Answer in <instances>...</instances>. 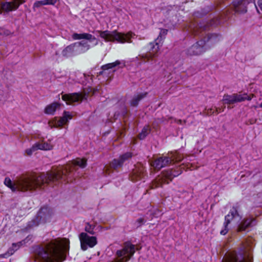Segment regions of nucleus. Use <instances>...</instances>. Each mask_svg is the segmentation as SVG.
Returning a JSON list of instances; mask_svg holds the SVG:
<instances>
[{
  "label": "nucleus",
  "mask_w": 262,
  "mask_h": 262,
  "mask_svg": "<svg viewBox=\"0 0 262 262\" xmlns=\"http://www.w3.org/2000/svg\"><path fill=\"white\" fill-rule=\"evenodd\" d=\"M72 164L69 167L68 169L66 167L62 171H48L39 176H21L17 178L14 183L9 178L6 177L4 180V184L13 192L16 190L32 191L38 188L41 189L46 184L64 179L67 173L72 171L75 166L84 168L86 165V160L85 159L77 158L72 161Z\"/></svg>",
  "instance_id": "1"
},
{
  "label": "nucleus",
  "mask_w": 262,
  "mask_h": 262,
  "mask_svg": "<svg viewBox=\"0 0 262 262\" xmlns=\"http://www.w3.org/2000/svg\"><path fill=\"white\" fill-rule=\"evenodd\" d=\"M69 241L64 244L57 239L51 241L42 246L35 248V258L44 262H56L66 258L64 252L69 250Z\"/></svg>",
  "instance_id": "2"
},
{
  "label": "nucleus",
  "mask_w": 262,
  "mask_h": 262,
  "mask_svg": "<svg viewBox=\"0 0 262 262\" xmlns=\"http://www.w3.org/2000/svg\"><path fill=\"white\" fill-rule=\"evenodd\" d=\"M99 36L103 38L106 41H117L120 43H125L126 42L132 43L131 38H133L135 36V33L132 32H128L127 33H119L117 31H110L108 30L97 31Z\"/></svg>",
  "instance_id": "3"
},
{
  "label": "nucleus",
  "mask_w": 262,
  "mask_h": 262,
  "mask_svg": "<svg viewBox=\"0 0 262 262\" xmlns=\"http://www.w3.org/2000/svg\"><path fill=\"white\" fill-rule=\"evenodd\" d=\"M90 48L91 46L87 41L82 40L67 46L62 50L61 55L63 57L69 58L84 53Z\"/></svg>",
  "instance_id": "4"
},
{
  "label": "nucleus",
  "mask_w": 262,
  "mask_h": 262,
  "mask_svg": "<svg viewBox=\"0 0 262 262\" xmlns=\"http://www.w3.org/2000/svg\"><path fill=\"white\" fill-rule=\"evenodd\" d=\"M168 30L162 29L157 38L154 42L150 43V49L148 53L140 55L141 59H147V61H149L156 56L157 52L159 51L160 47L162 46L163 40L167 35Z\"/></svg>",
  "instance_id": "5"
},
{
  "label": "nucleus",
  "mask_w": 262,
  "mask_h": 262,
  "mask_svg": "<svg viewBox=\"0 0 262 262\" xmlns=\"http://www.w3.org/2000/svg\"><path fill=\"white\" fill-rule=\"evenodd\" d=\"M216 40V35L215 34H208L207 37L204 38V39L199 40L190 47L187 50V54L191 56L200 55L206 50V42L210 41L211 43H214Z\"/></svg>",
  "instance_id": "6"
},
{
  "label": "nucleus",
  "mask_w": 262,
  "mask_h": 262,
  "mask_svg": "<svg viewBox=\"0 0 262 262\" xmlns=\"http://www.w3.org/2000/svg\"><path fill=\"white\" fill-rule=\"evenodd\" d=\"M52 211L47 206L42 207L38 211L36 218L29 222L26 227V230L37 226L40 222L45 223L49 220Z\"/></svg>",
  "instance_id": "7"
},
{
  "label": "nucleus",
  "mask_w": 262,
  "mask_h": 262,
  "mask_svg": "<svg viewBox=\"0 0 262 262\" xmlns=\"http://www.w3.org/2000/svg\"><path fill=\"white\" fill-rule=\"evenodd\" d=\"M135 245L129 242L124 244L123 248L116 252L118 257L115 262H126L130 259L135 252Z\"/></svg>",
  "instance_id": "8"
},
{
  "label": "nucleus",
  "mask_w": 262,
  "mask_h": 262,
  "mask_svg": "<svg viewBox=\"0 0 262 262\" xmlns=\"http://www.w3.org/2000/svg\"><path fill=\"white\" fill-rule=\"evenodd\" d=\"M181 173V171L178 170H166L162 172L155 180L152 184V188L162 187L164 184H168L169 181H171L174 177H177Z\"/></svg>",
  "instance_id": "9"
},
{
  "label": "nucleus",
  "mask_w": 262,
  "mask_h": 262,
  "mask_svg": "<svg viewBox=\"0 0 262 262\" xmlns=\"http://www.w3.org/2000/svg\"><path fill=\"white\" fill-rule=\"evenodd\" d=\"M252 97L247 94H239L234 93L232 95L225 94L224 95L222 101L224 104H227L228 108L230 109V105L234 104L237 102H241L246 100H251Z\"/></svg>",
  "instance_id": "10"
},
{
  "label": "nucleus",
  "mask_w": 262,
  "mask_h": 262,
  "mask_svg": "<svg viewBox=\"0 0 262 262\" xmlns=\"http://www.w3.org/2000/svg\"><path fill=\"white\" fill-rule=\"evenodd\" d=\"M238 207L233 206L230 209L229 213L225 217V222L224 223V229L222 230L220 232L221 234L225 235L227 233L229 229L228 228V225L231 223V221L234 218L238 217L239 220H241L242 216L239 215L238 212Z\"/></svg>",
  "instance_id": "11"
},
{
  "label": "nucleus",
  "mask_w": 262,
  "mask_h": 262,
  "mask_svg": "<svg viewBox=\"0 0 262 262\" xmlns=\"http://www.w3.org/2000/svg\"><path fill=\"white\" fill-rule=\"evenodd\" d=\"M79 239L81 247L83 250H86L88 247L92 248L97 243V238L95 236H90L84 232L80 234Z\"/></svg>",
  "instance_id": "12"
},
{
  "label": "nucleus",
  "mask_w": 262,
  "mask_h": 262,
  "mask_svg": "<svg viewBox=\"0 0 262 262\" xmlns=\"http://www.w3.org/2000/svg\"><path fill=\"white\" fill-rule=\"evenodd\" d=\"M254 3L257 12L259 11L255 3V0H236L233 2V5L236 13H245L247 12V5L250 3Z\"/></svg>",
  "instance_id": "13"
},
{
  "label": "nucleus",
  "mask_w": 262,
  "mask_h": 262,
  "mask_svg": "<svg viewBox=\"0 0 262 262\" xmlns=\"http://www.w3.org/2000/svg\"><path fill=\"white\" fill-rule=\"evenodd\" d=\"M88 95L85 94L83 95L78 93H74L68 94H63L62 95V99L66 101L67 104H71L73 102L82 101L83 100H86Z\"/></svg>",
  "instance_id": "14"
},
{
  "label": "nucleus",
  "mask_w": 262,
  "mask_h": 262,
  "mask_svg": "<svg viewBox=\"0 0 262 262\" xmlns=\"http://www.w3.org/2000/svg\"><path fill=\"white\" fill-rule=\"evenodd\" d=\"M171 163L169 156H161L156 159L152 163V166L158 170L169 165Z\"/></svg>",
  "instance_id": "15"
},
{
  "label": "nucleus",
  "mask_w": 262,
  "mask_h": 262,
  "mask_svg": "<svg viewBox=\"0 0 262 262\" xmlns=\"http://www.w3.org/2000/svg\"><path fill=\"white\" fill-rule=\"evenodd\" d=\"M132 157V153L128 152L120 156L119 159H115L110 164L111 168L117 169L122 166L123 163Z\"/></svg>",
  "instance_id": "16"
},
{
  "label": "nucleus",
  "mask_w": 262,
  "mask_h": 262,
  "mask_svg": "<svg viewBox=\"0 0 262 262\" xmlns=\"http://www.w3.org/2000/svg\"><path fill=\"white\" fill-rule=\"evenodd\" d=\"M25 2V0H13L12 2H5L1 5L3 10L9 12L16 10L19 5Z\"/></svg>",
  "instance_id": "17"
},
{
  "label": "nucleus",
  "mask_w": 262,
  "mask_h": 262,
  "mask_svg": "<svg viewBox=\"0 0 262 262\" xmlns=\"http://www.w3.org/2000/svg\"><path fill=\"white\" fill-rule=\"evenodd\" d=\"M256 220L253 217L244 219L238 225L237 230L238 232L245 231L247 229L256 225Z\"/></svg>",
  "instance_id": "18"
},
{
  "label": "nucleus",
  "mask_w": 262,
  "mask_h": 262,
  "mask_svg": "<svg viewBox=\"0 0 262 262\" xmlns=\"http://www.w3.org/2000/svg\"><path fill=\"white\" fill-rule=\"evenodd\" d=\"M72 118V116L69 112L64 111L62 117L55 122L54 127H61L63 125L67 124L69 120L71 119Z\"/></svg>",
  "instance_id": "19"
},
{
  "label": "nucleus",
  "mask_w": 262,
  "mask_h": 262,
  "mask_svg": "<svg viewBox=\"0 0 262 262\" xmlns=\"http://www.w3.org/2000/svg\"><path fill=\"white\" fill-rule=\"evenodd\" d=\"M144 172V168L142 166H137L133 170L130 177L131 180L133 181H137L138 179H140L143 176Z\"/></svg>",
  "instance_id": "20"
},
{
  "label": "nucleus",
  "mask_w": 262,
  "mask_h": 262,
  "mask_svg": "<svg viewBox=\"0 0 262 262\" xmlns=\"http://www.w3.org/2000/svg\"><path fill=\"white\" fill-rule=\"evenodd\" d=\"M72 37L74 40H80V39H86L89 41H92L96 40V38L95 36L89 33H74L72 34Z\"/></svg>",
  "instance_id": "21"
},
{
  "label": "nucleus",
  "mask_w": 262,
  "mask_h": 262,
  "mask_svg": "<svg viewBox=\"0 0 262 262\" xmlns=\"http://www.w3.org/2000/svg\"><path fill=\"white\" fill-rule=\"evenodd\" d=\"M60 103L53 102L46 107L45 113L47 114L53 115L56 110L60 108Z\"/></svg>",
  "instance_id": "22"
},
{
  "label": "nucleus",
  "mask_w": 262,
  "mask_h": 262,
  "mask_svg": "<svg viewBox=\"0 0 262 262\" xmlns=\"http://www.w3.org/2000/svg\"><path fill=\"white\" fill-rule=\"evenodd\" d=\"M147 95V93H140L135 95L130 101V104L132 106H137L139 102Z\"/></svg>",
  "instance_id": "23"
},
{
  "label": "nucleus",
  "mask_w": 262,
  "mask_h": 262,
  "mask_svg": "<svg viewBox=\"0 0 262 262\" xmlns=\"http://www.w3.org/2000/svg\"><path fill=\"white\" fill-rule=\"evenodd\" d=\"M121 64V62L119 60H116L114 62L110 63L104 64L101 67V69L103 71L100 72L99 74H103L104 71L110 69H113V68L116 67V66H119Z\"/></svg>",
  "instance_id": "24"
},
{
  "label": "nucleus",
  "mask_w": 262,
  "mask_h": 262,
  "mask_svg": "<svg viewBox=\"0 0 262 262\" xmlns=\"http://www.w3.org/2000/svg\"><path fill=\"white\" fill-rule=\"evenodd\" d=\"M18 248H18L17 244L13 243L12 244V247L10 248L6 253L0 255V257L7 258L10 256V255H12L13 253Z\"/></svg>",
  "instance_id": "25"
},
{
  "label": "nucleus",
  "mask_w": 262,
  "mask_h": 262,
  "mask_svg": "<svg viewBox=\"0 0 262 262\" xmlns=\"http://www.w3.org/2000/svg\"><path fill=\"white\" fill-rule=\"evenodd\" d=\"M225 262H250V261L241 255L239 257L231 256Z\"/></svg>",
  "instance_id": "26"
},
{
  "label": "nucleus",
  "mask_w": 262,
  "mask_h": 262,
  "mask_svg": "<svg viewBox=\"0 0 262 262\" xmlns=\"http://www.w3.org/2000/svg\"><path fill=\"white\" fill-rule=\"evenodd\" d=\"M38 149L48 150H51L53 148V145L50 143L48 142H37L36 143Z\"/></svg>",
  "instance_id": "27"
},
{
  "label": "nucleus",
  "mask_w": 262,
  "mask_h": 262,
  "mask_svg": "<svg viewBox=\"0 0 262 262\" xmlns=\"http://www.w3.org/2000/svg\"><path fill=\"white\" fill-rule=\"evenodd\" d=\"M220 20H218L217 19H216V20L213 19V20H210L209 23H207V24L204 25V24H200L199 25V28L201 29H202L203 30H206L208 29L209 26L217 25L218 24H220Z\"/></svg>",
  "instance_id": "28"
},
{
  "label": "nucleus",
  "mask_w": 262,
  "mask_h": 262,
  "mask_svg": "<svg viewBox=\"0 0 262 262\" xmlns=\"http://www.w3.org/2000/svg\"><path fill=\"white\" fill-rule=\"evenodd\" d=\"M150 128L148 126H145L142 129L141 132L139 134L140 139L142 140L144 139L150 133Z\"/></svg>",
  "instance_id": "29"
},
{
  "label": "nucleus",
  "mask_w": 262,
  "mask_h": 262,
  "mask_svg": "<svg viewBox=\"0 0 262 262\" xmlns=\"http://www.w3.org/2000/svg\"><path fill=\"white\" fill-rule=\"evenodd\" d=\"M171 155L169 157L171 159V162L174 161L179 162L181 161L182 159L181 155L177 152L174 154H171Z\"/></svg>",
  "instance_id": "30"
},
{
  "label": "nucleus",
  "mask_w": 262,
  "mask_h": 262,
  "mask_svg": "<svg viewBox=\"0 0 262 262\" xmlns=\"http://www.w3.org/2000/svg\"><path fill=\"white\" fill-rule=\"evenodd\" d=\"M146 222V220L143 218L140 217L134 223L135 226L136 228H139L141 227L142 225H144Z\"/></svg>",
  "instance_id": "31"
},
{
  "label": "nucleus",
  "mask_w": 262,
  "mask_h": 262,
  "mask_svg": "<svg viewBox=\"0 0 262 262\" xmlns=\"http://www.w3.org/2000/svg\"><path fill=\"white\" fill-rule=\"evenodd\" d=\"M37 150L38 149L36 144L35 143L31 148L26 149V152L28 156H31L32 155L33 152Z\"/></svg>",
  "instance_id": "32"
},
{
  "label": "nucleus",
  "mask_w": 262,
  "mask_h": 262,
  "mask_svg": "<svg viewBox=\"0 0 262 262\" xmlns=\"http://www.w3.org/2000/svg\"><path fill=\"white\" fill-rule=\"evenodd\" d=\"M47 4V0L36 1L33 5L34 8H39L42 5H46Z\"/></svg>",
  "instance_id": "33"
},
{
  "label": "nucleus",
  "mask_w": 262,
  "mask_h": 262,
  "mask_svg": "<svg viewBox=\"0 0 262 262\" xmlns=\"http://www.w3.org/2000/svg\"><path fill=\"white\" fill-rule=\"evenodd\" d=\"M93 229L94 228L92 227V226L90 225L89 223H87V225L85 227V231L90 233L91 234L93 235L95 233Z\"/></svg>",
  "instance_id": "34"
},
{
  "label": "nucleus",
  "mask_w": 262,
  "mask_h": 262,
  "mask_svg": "<svg viewBox=\"0 0 262 262\" xmlns=\"http://www.w3.org/2000/svg\"><path fill=\"white\" fill-rule=\"evenodd\" d=\"M167 120V119L164 117H162L161 118H158L155 120V121L154 122V125H155V124L158 125L159 124L163 123Z\"/></svg>",
  "instance_id": "35"
},
{
  "label": "nucleus",
  "mask_w": 262,
  "mask_h": 262,
  "mask_svg": "<svg viewBox=\"0 0 262 262\" xmlns=\"http://www.w3.org/2000/svg\"><path fill=\"white\" fill-rule=\"evenodd\" d=\"M10 34V31L1 28V29L0 30V35H9Z\"/></svg>",
  "instance_id": "36"
},
{
  "label": "nucleus",
  "mask_w": 262,
  "mask_h": 262,
  "mask_svg": "<svg viewBox=\"0 0 262 262\" xmlns=\"http://www.w3.org/2000/svg\"><path fill=\"white\" fill-rule=\"evenodd\" d=\"M59 0H47V4L48 5H54L57 2H58Z\"/></svg>",
  "instance_id": "37"
},
{
  "label": "nucleus",
  "mask_w": 262,
  "mask_h": 262,
  "mask_svg": "<svg viewBox=\"0 0 262 262\" xmlns=\"http://www.w3.org/2000/svg\"><path fill=\"white\" fill-rule=\"evenodd\" d=\"M26 239H24L16 243L18 246V248L20 247L21 246L25 244L26 243Z\"/></svg>",
  "instance_id": "38"
},
{
  "label": "nucleus",
  "mask_w": 262,
  "mask_h": 262,
  "mask_svg": "<svg viewBox=\"0 0 262 262\" xmlns=\"http://www.w3.org/2000/svg\"><path fill=\"white\" fill-rule=\"evenodd\" d=\"M257 4L260 10L262 11V0H258L257 1Z\"/></svg>",
  "instance_id": "39"
},
{
  "label": "nucleus",
  "mask_w": 262,
  "mask_h": 262,
  "mask_svg": "<svg viewBox=\"0 0 262 262\" xmlns=\"http://www.w3.org/2000/svg\"><path fill=\"white\" fill-rule=\"evenodd\" d=\"M195 15L197 17H201L202 16L199 12H195Z\"/></svg>",
  "instance_id": "40"
},
{
  "label": "nucleus",
  "mask_w": 262,
  "mask_h": 262,
  "mask_svg": "<svg viewBox=\"0 0 262 262\" xmlns=\"http://www.w3.org/2000/svg\"><path fill=\"white\" fill-rule=\"evenodd\" d=\"M182 122V120H178V123L181 124Z\"/></svg>",
  "instance_id": "41"
},
{
  "label": "nucleus",
  "mask_w": 262,
  "mask_h": 262,
  "mask_svg": "<svg viewBox=\"0 0 262 262\" xmlns=\"http://www.w3.org/2000/svg\"><path fill=\"white\" fill-rule=\"evenodd\" d=\"M259 107L262 108V103L259 104Z\"/></svg>",
  "instance_id": "42"
},
{
  "label": "nucleus",
  "mask_w": 262,
  "mask_h": 262,
  "mask_svg": "<svg viewBox=\"0 0 262 262\" xmlns=\"http://www.w3.org/2000/svg\"><path fill=\"white\" fill-rule=\"evenodd\" d=\"M216 112H217V113H219L217 108H216Z\"/></svg>",
  "instance_id": "43"
},
{
  "label": "nucleus",
  "mask_w": 262,
  "mask_h": 262,
  "mask_svg": "<svg viewBox=\"0 0 262 262\" xmlns=\"http://www.w3.org/2000/svg\"><path fill=\"white\" fill-rule=\"evenodd\" d=\"M168 119H172V118L170 117H169V118H168Z\"/></svg>",
  "instance_id": "44"
},
{
  "label": "nucleus",
  "mask_w": 262,
  "mask_h": 262,
  "mask_svg": "<svg viewBox=\"0 0 262 262\" xmlns=\"http://www.w3.org/2000/svg\"><path fill=\"white\" fill-rule=\"evenodd\" d=\"M255 122H250V124H253Z\"/></svg>",
  "instance_id": "45"
},
{
  "label": "nucleus",
  "mask_w": 262,
  "mask_h": 262,
  "mask_svg": "<svg viewBox=\"0 0 262 262\" xmlns=\"http://www.w3.org/2000/svg\"><path fill=\"white\" fill-rule=\"evenodd\" d=\"M98 44V41H96V42L95 43V45H97Z\"/></svg>",
  "instance_id": "46"
},
{
  "label": "nucleus",
  "mask_w": 262,
  "mask_h": 262,
  "mask_svg": "<svg viewBox=\"0 0 262 262\" xmlns=\"http://www.w3.org/2000/svg\"><path fill=\"white\" fill-rule=\"evenodd\" d=\"M210 113H209V112H208V114H209V113H210V114H211V109H210Z\"/></svg>",
  "instance_id": "47"
},
{
  "label": "nucleus",
  "mask_w": 262,
  "mask_h": 262,
  "mask_svg": "<svg viewBox=\"0 0 262 262\" xmlns=\"http://www.w3.org/2000/svg\"><path fill=\"white\" fill-rule=\"evenodd\" d=\"M1 29V28L0 27V30Z\"/></svg>",
  "instance_id": "48"
}]
</instances>
